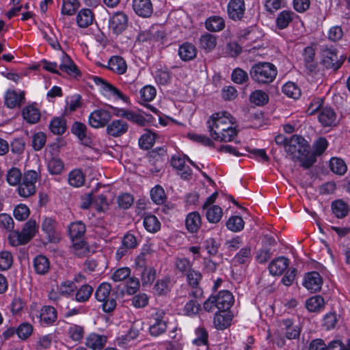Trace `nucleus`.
Here are the masks:
<instances>
[{
	"mask_svg": "<svg viewBox=\"0 0 350 350\" xmlns=\"http://www.w3.org/2000/svg\"><path fill=\"white\" fill-rule=\"evenodd\" d=\"M250 100L256 106H264L269 101V96L262 90H256L250 94Z\"/></svg>",
	"mask_w": 350,
	"mask_h": 350,
	"instance_id": "nucleus-38",
	"label": "nucleus"
},
{
	"mask_svg": "<svg viewBox=\"0 0 350 350\" xmlns=\"http://www.w3.org/2000/svg\"><path fill=\"white\" fill-rule=\"evenodd\" d=\"M111 116L109 111L99 109L93 111L88 117L89 125L94 129L103 128L107 126Z\"/></svg>",
	"mask_w": 350,
	"mask_h": 350,
	"instance_id": "nucleus-10",
	"label": "nucleus"
},
{
	"mask_svg": "<svg viewBox=\"0 0 350 350\" xmlns=\"http://www.w3.org/2000/svg\"><path fill=\"white\" fill-rule=\"evenodd\" d=\"M133 8L138 16L143 18L150 16L153 12L150 0H133Z\"/></svg>",
	"mask_w": 350,
	"mask_h": 350,
	"instance_id": "nucleus-18",
	"label": "nucleus"
},
{
	"mask_svg": "<svg viewBox=\"0 0 350 350\" xmlns=\"http://www.w3.org/2000/svg\"><path fill=\"white\" fill-rule=\"evenodd\" d=\"M22 177L23 176L21 170L16 167H12L10 168L6 174L7 182L12 186L18 185L21 180Z\"/></svg>",
	"mask_w": 350,
	"mask_h": 350,
	"instance_id": "nucleus-51",
	"label": "nucleus"
},
{
	"mask_svg": "<svg viewBox=\"0 0 350 350\" xmlns=\"http://www.w3.org/2000/svg\"><path fill=\"white\" fill-rule=\"evenodd\" d=\"M57 289L60 291L63 297H68L75 291L77 286L74 281L66 280L57 286Z\"/></svg>",
	"mask_w": 350,
	"mask_h": 350,
	"instance_id": "nucleus-53",
	"label": "nucleus"
},
{
	"mask_svg": "<svg viewBox=\"0 0 350 350\" xmlns=\"http://www.w3.org/2000/svg\"><path fill=\"white\" fill-rule=\"evenodd\" d=\"M78 8L77 0H62L61 14L62 15L72 16Z\"/></svg>",
	"mask_w": 350,
	"mask_h": 350,
	"instance_id": "nucleus-56",
	"label": "nucleus"
},
{
	"mask_svg": "<svg viewBox=\"0 0 350 350\" xmlns=\"http://www.w3.org/2000/svg\"><path fill=\"white\" fill-rule=\"evenodd\" d=\"M215 298L217 301V308L220 312L227 311L234 303V297L229 291H220Z\"/></svg>",
	"mask_w": 350,
	"mask_h": 350,
	"instance_id": "nucleus-14",
	"label": "nucleus"
},
{
	"mask_svg": "<svg viewBox=\"0 0 350 350\" xmlns=\"http://www.w3.org/2000/svg\"><path fill=\"white\" fill-rule=\"evenodd\" d=\"M85 231V225L81 221L72 222L68 227V233L72 241L82 239Z\"/></svg>",
	"mask_w": 350,
	"mask_h": 350,
	"instance_id": "nucleus-30",
	"label": "nucleus"
},
{
	"mask_svg": "<svg viewBox=\"0 0 350 350\" xmlns=\"http://www.w3.org/2000/svg\"><path fill=\"white\" fill-rule=\"evenodd\" d=\"M152 256L153 253L148 247H144L142 252L135 258L137 267L143 269L150 267L149 264Z\"/></svg>",
	"mask_w": 350,
	"mask_h": 350,
	"instance_id": "nucleus-33",
	"label": "nucleus"
},
{
	"mask_svg": "<svg viewBox=\"0 0 350 350\" xmlns=\"http://www.w3.org/2000/svg\"><path fill=\"white\" fill-rule=\"evenodd\" d=\"M128 16L122 12H114L109 19V27L114 34L121 33L126 27Z\"/></svg>",
	"mask_w": 350,
	"mask_h": 350,
	"instance_id": "nucleus-13",
	"label": "nucleus"
},
{
	"mask_svg": "<svg viewBox=\"0 0 350 350\" xmlns=\"http://www.w3.org/2000/svg\"><path fill=\"white\" fill-rule=\"evenodd\" d=\"M64 167L63 161L59 159L53 157L48 161L47 168L50 174L58 175L62 173Z\"/></svg>",
	"mask_w": 350,
	"mask_h": 350,
	"instance_id": "nucleus-50",
	"label": "nucleus"
},
{
	"mask_svg": "<svg viewBox=\"0 0 350 350\" xmlns=\"http://www.w3.org/2000/svg\"><path fill=\"white\" fill-rule=\"evenodd\" d=\"M231 79L234 83L242 85L247 82L249 77L246 71L240 68H236L232 72Z\"/></svg>",
	"mask_w": 350,
	"mask_h": 350,
	"instance_id": "nucleus-54",
	"label": "nucleus"
},
{
	"mask_svg": "<svg viewBox=\"0 0 350 350\" xmlns=\"http://www.w3.org/2000/svg\"><path fill=\"white\" fill-rule=\"evenodd\" d=\"M185 274L188 284L193 288H197L202 278L201 273L191 269Z\"/></svg>",
	"mask_w": 350,
	"mask_h": 350,
	"instance_id": "nucleus-61",
	"label": "nucleus"
},
{
	"mask_svg": "<svg viewBox=\"0 0 350 350\" xmlns=\"http://www.w3.org/2000/svg\"><path fill=\"white\" fill-rule=\"evenodd\" d=\"M196 337L193 340V343L196 346L202 347V350H208V333L205 328L198 327L196 329Z\"/></svg>",
	"mask_w": 350,
	"mask_h": 350,
	"instance_id": "nucleus-39",
	"label": "nucleus"
},
{
	"mask_svg": "<svg viewBox=\"0 0 350 350\" xmlns=\"http://www.w3.org/2000/svg\"><path fill=\"white\" fill-rule=\"evenodd\" d=\"M57 312L56 309L50 306L42 308L39 314L40 323L44 326L53 325L57 320Z\"/></svg>",
	"mask_w": 350,
	"mask_h": 350,
	"instance_id": "nucleus-17",
	"label": "nucleus"
},
{
	"mask_svg": "<svg viewBox=\"0 0 350 350\" xmlns=\"http://www.w3.org/2000/svg\"><path fill=\"white\" fill-rule=\"evenodd\" d=\"M278 75L276 66L270 62H258L253 65L250 76L259 85H267L274 81Z\"/></svg>",
	"mask_w": 350,
	"mask_h": 350,
	"instance_id": "nucleus-3",
	"label": "nucleus"
},
{
	"mask_svg": "<svg viewBox=\"0 0 350 350\" xmlns=\"http://www.w3.org/2000/svg\"><path fill=\"white\" fill-rule=\"evenodd\" d=\"M173 285L172 279L169 276H164L156 281L153 290L157 295H167L171 291Z\"/></svg>",
	"mask_w": 350,
	"mask_h": 350,
	"instance_id": "nucleus-22",
	"label": "nucleus"
},
{
	"mask_svg": "<svg viewBox=\"0 0 350 350\" xmlns=\"http://www.w3.org/2000/svg\"><path fill=\"white\" fill-rule=\"evenodd\" d=\"M108 68L118 75L124 74L127 69V65L125 60L120 56H112L108 61Z\"/></svg>",
	"mask_w": 350,
	"mask_h": 350,
	"instance_id": "nucleus-25",
	"label": "nucleus"
},
{
	"mask_svg": "<svg viewBox=\"0 0 350 350\" xmlns=\"http://www.w3.org/2000/svg\"><path fill=\"white\" fill-rule=\"evenodd\" d=\"M245 0H230L227 5V14L234 21H241L245 13Z\"/></svg>",
	"mask_w": 350,
	"mask_h": 350,
	"instance_id": "nucleus-11",
	"label": "nucleus"
},
{
	"mask_svg": "<svg viewBox=\"0 0 350 350\" xmlns=\"http://www.w3.org/2000/svg\"><path fill=\"white\" fill-rule=\"evenodd\" d=\"M140 113L129 110L126 113V119L137 124L139 126H145L148 121L152 119V116L139 111Z\"/></svg>",
	"mask_w": 350,
	"mask_h": 350,
	"instance_id": "nucleus-32",
	"label": "nucleus"
},
{
	"mask_svg": "<svg viewBox=\"0 0 350 350\" xmlns=\"http://www.w3.org/2000/svg\"><path fill=\"white\" fill-rule=\"evenodd\" d=\"M308 142L302 136L293 135L288 139L286 152L293 161H299L300 165L304 168V162L308 159L310 150Z\"/></svg>",
	"mask_w": 350,
	"mask_h": 350,
	"instance_id": "nucleus-2",
	"label": "nucleus"
},
{
	"mask_svg": "<svg viewBox=\"0 0 350 350\" xmlns=\"http://www.w3.org/2000/svg\"><path fill=\"white\" fill-rule=\"evenodd\" d=\"M155 137V133L150 131L146 132L139 139V146L144 150L150 149L154 144Z\"/></svg>",
	"mask_w": 350,
	"mask_h": 350,
	"instance_id": "nucleus-55",
	"label": "nucleus"
},
{
	"mask_svg": "<svg viewBox=\"0 0 350 350\" xmlns=\"http://www.w3.org/2000/svg\"><path fill=\"white\" fill-rule=\"evenodd\" d=\"M33 331V325L29 323L24 322L17 327V336L20 339L25 340L31 336Z\"/></svg>",
	"mask_w": 350,
	"mask_h": 350,
	"instance_id": "nucleus-52",
	"label": "nucleus"
},
{
	"mask_svg": "<svg viewBox=\"0 0 350 350\" xmlns=\"http://www.w3.org/2000/svg\"><path fill=\"white\" fill-rule=\"evenodd\" d=\"M206 217L210 223L216 224L220 221L223 215V211L217 205L206 208Z\"/></svg>",
	"mask_w": 350,
	"mask_h": 350,
	"instance_id": "nucleus-45",
	"label": "nucleus"
},
{
	"mask_svg": "<svg viewBox=\"0 0 350 350\" xmlns=\"http://www.w3.org/2000/svg\"><path fill=\"white\" fill-rule=\"evenodd\" d=\"M71 131L84 144H88L90 142V138L86 135L87 126L85 124L80 122H75L72 126Z\"/></svg>",
	"mask_w": 350,
	"mask_h": 350,
	"instance_id": "nucleus-34",
	"label": "nucleus"
},
{
	"mask_svg": "<svg viewBox=\"0 0 350 350\" xmlns=\"http://www.w3.org/2000/svg\"><path fill=\"white\" fill-rule=\"evenodd\" d=\"M150 196L152 201L157 204H163L166 198L165 191L160 185H157L151 189Z\"/></svg>",
	"mask_w": 350,
	"mask_h": 350,
	"instance_id": "nucleus-58",
	"label": "nucleus"
},
{
	"mask_svg": "<svg viewBox=\"0 0 350 350\" xmlns=\"http://www.w3.org/2000/svg\"><path fill=\"white\" fill-rule=\"evenodd\" d=\"M320 63L326 70L337 71L339 70L347 57L345 54H339L338 49L332 44L321 46Z\"/></svg>",
	"mask_w": 350,
	"mask_h": 350,
	"instance_id": "nucleus-1",
	"label": "nucleus"
},
{
	"mask_svg": "<svg viewBox=\"0 0 350 350\" xmlns=\"http://www.w3.org/2000/svg\"><path fill=\"white\" fill-rule=\"evenodd\" d=\"M38 231V226L37 225L36 221L35 220L30 219L24 224L23 229L19 232L25 242L27 243L35 237Z\"/></svg>",
	"mask_w": 350,
	"mask_h": 350,
	"instance_id": "nucleus-27",
	"label": "nucleus"
},
{
	"mask_svg": "<svg viewBox=\"0 0 350 350\" xmlns=\"http://www.w3.org/2000/svg\"><path fill=\"white\" fill-rule=\"evenodd\" d=\"M167 321L165 312L159 310L152 314L150 325L149 327L150 334L152 336H159L163 334L167 329Z\"/></svg>",
	"mask_w": 350,
	"mask_h": 350,
	"instance_id": "nucleus-7",
	"label": "nucleus"
},
{
	"mask_svg": "<svg viewBox=\"0 0 350 350\" xmlns=\"http://www.w3.org/2000/svg\"><path fill=\"white\" fill-rule=\"evenodd\" d=\"M217 45V38L215 36L206 33L201 36L200 38V46L203 49L210 51Z\"/></svg>",
	"mask_w": 350,
	"mask_h": 350,
	"instance_id": "nucleus-42",
	"label": "nucleus"
},
{
	"mask_svg": "<svg viewBox=\"0 0 350 350\" xmlns=\"http://www.w3.org/2000/svg\"><path fill=\"white\" fill-rule=\"evenodd\" d=\"M324 299L320 295L313 296L306 301V308L310 312L319 311L324 306Z\"/></svg>",
	"mask_w": 350,
	"mask_h": 350,
	"instance_id": "nucleus-48",
	"label": "nucleus"
},
{
	"mask_svg": "<svg viewBox=\"0 0 350 350\" xmlns=\"http://www.w3.org/2000/svg\"><path fill=\"white\" fill-rule=\"evenodd\" d=\"M29 215V208L25 204L16 206L14 210V216L18 221L25 220Z\"/></svg>",
	"mask_w": 350,
	"mask_h": 350,
	"instance_id": "nucleus-64",
	"label": "nucleus"
},
{
	"mask_svg": "<svg viewBox=\"0 0 350 350\" xmlns=\"http://www.w3.org/2000/svg\"><path fill=\"white\" fill-rule=\"evenodd\" d=\"M233 117L226 111L213 113L207 122L211 137L213 135H217L233 127Z\"/></svg>",
	"mask_w": 350,
	"mask_h": 350,
	"instance_id": "nucleus-4",
	"label": "nucleus"
},
{
	"mask_svg": "<svg viewBox=\"0 0 350 350\" xmlns=\"http://www.w3.org/2000/svg\"><path fill=\"white\" fill-rule=\"evenodd\" d=\"M231 320L230 316L227 314L215 313L213 321L215 327L224 330L230 325Z\"/></svg>",
	"mask_w": 350,
	"mask_h": 350,
	"instance_id": "nucleus-46",
	"label": "nucleus"
},
{
	"mask_svg": "<svg viewBox=\"0 0 350 350\" xmlns=\"http://www.w3.org/2000/svg\"><path fill=\"white\" fill-rule=\"evenodd\" d=\"M13 258L12 254L7 251L0 252V269L8 270L12 265Z\"/></svg>",
	"mask_w": 350,
	"mask_h": 350,
	"instance_id": "nucleus-63",
	"label": "nucleus"
},
{
	"mask_svg": "<svg viewBox=\"0 0 350 350\" xmlns=\"http://www.w3.org/2000/svg\"><path fill=\"white\" fill-rule=\"evenodd\" d=\"M46 140V135L42 132L34 133L32 136V147L34 150H40L45 145Z\"/></svg>",
	"mask_w": 350,
	"mask_h": 350,
	"instance_id": "nucleus-62",
	"label": "nucleus"
},
{
	"mask_svg": "<svg viewBox=\"0 0 350 350\" xmlns=\"http://www.w3.org/2000/svg\"><path fill=\"white\" fill-rule=\"evenodd\" d=\"M297 16V15L292 10H284L280 12L275 18L276 27L280 30L287 28Z\"/></svg>",
	"mask_w": 350,
	"mask_h": 350,
	"instance_id": "nucleus-20",
	"label": "nucleus"
},
{
	"mask_svg": "<svg viewBox=\"0 0 350 350\" xmlns=\"http://www.w3.org/2000/svg\"><path fill=\"white\" fill-rule=\"evenodd\" d=\"M156 269L153 267L143 268L141 273V280L142 284H151L156 277Z\"/></svg>",
	"mask_w": 350,
	"mask_h": 350,
	"instance_id": "nucleus-57",
	"label": "nucleus"
},
{
	"mask_svg": "<svg viewBox=\"0 0 350 350\" xmlns=\"http://www.w3.org/2000/svg\"><path fill=\"white\" fill-rule=\"evenodd\" d=\"M129 129L128 124L122 120H114L108 124L106 129L107 133L113 137H118L125 134Z\"/></svg>",
	"mask_w": 350,
	"mask_h": 350,
	"instance_id": "nucleus-16",
	"label": "nucleus"
},
{
	"mask_svg": "<svg viewBox=\"0 0 350 350\" xmlns=\"http://www.w3.org/2000/svg\"><path fill=\"white\" fill-rule=\"evenodd\" d=\"M319 121L323 126H332L336 124V114L331 107L321 109L319 114Z\"/></svg>",
	"mask_w": 350,
	"mask_h": 350,
	"instance_id": "nucleus-24",
	"label": "nucleus"
},
{
	"mask_svg": "<svg viewBox=\"0 0 350 350\" xmlns=\"http://www.w3.org/2000/svg\"><path fill=\"white\" fill-rule=\"evenodd\" d=\"M111 286L107 282L100 284L96 290V299L102 302V308L105 312H111L116 308L117 304L113 295H111Z\"/></svg>",
	"mask_w": 350,
	"mask_h": 350,
	"instance_id": "nucleus-6",
	"label": "nucleus"
},
{
	"mask_svg": "<svg viewBox=\"0 0 350 350\" xmlns=\"http://www.w3.org/2000/svg\"><path fill=\"white\" fill-rule=\"evenodd\" d=\"M93 287L89 284L82 285L76 292L75 300L78 302L87 301L93 293Z\"/></svg>",
	"mask_w": 350,
	"mask_h": 350,
	"instance_id": "nucleus-47",
	"label": "nucleus"
},
{
	"mask_svg": "<svg viewBox=\"0 0 350 350\" xmlns=\"http://www.w3.org/2000/svg\"><path fill=\"white\" fill-rule=\"evenodd\" d=\"M290 260L284 256L273 259L269 265V273L272 275H281L289 266Z\"/></svg>",
	"mask_w": 350,
	"mask_h": 350,
	"instance_id": "nucleus-19",
	"label": "nucleus"
},
{
	"mask_svg": "<svg viewBox=\"0 0 350 350\" xmlns=\"http://www.w3.org/2000/svg\"><path fill=\"white\" fill-rule=\"evenodd\" d=\"M332 211L337 218H344L349 212L348 205L342 200H337L332 203Z\"/></svg>",
	"mask_w": 350,
	"mask_h": 350,
	"instance_id": "nucleus-40",
	"label": "nucleus"
},
{
	"mask_svg": "<svg viewBox=\"0 0 350 350\" xmlns=\"http://www.w3.org/2000/svg\"><path fill=\"white\" fill-rule=\"evenodd\" d=\"M144 226L146 230L151 233L158 232L161 228V223L153 215H147L144 218Z\"/></svg>",
	"mask_w": 350,
	"mask_h": 350,
	"instance_id": "nucleus-41",
	"label": "nucleus"
},
{
	"mask_svg": "<svg viewBox=\"0 0 350 350\" xmlns=\"http://www.w3.org/2000/svg\"><path fill=\"white\" fill-rule=\"evenodd\" d=\"M331 171L339 176L344 175L347 171V166L345 161L338 157H332L329 161Z\"/></svg>",
	"mask_w": 350,
	"mask_h": 350,
	"instance_id": "nucleus-37",
	"label": "nucleus"
},
{
	"mask_svg": "<svg viewBox=\"0 0 350 350\" xmlns=\"http://www.w3.org/2000/svg\"><path fill=\"white\" fill-rule=\"evenodd\" d=\"M107 342V337L105 335L98 334H90L86 338L85 345L92 350H101Z\"/></svg>",
	"mask_w": 350,
	"mask_h": 350,
	"instance_id": "nucleus-23",
	"label": "nucleus"
},
{
	"mask_svg": "<svg viewBox=\"0 0 350 350\" xmlns=\"http://www.w3.org/2000/svg\"><path fill=\"white\" fill-rule=\"evenodd\" d=\"M206 28L211 31H219L225 27L224 20L219 16H212L205 21Z\"/></svg>",
	"mask_w": 350,
	"mask_h": 350,
	"instance_id": "nucleus-36",
	"label": "nucleus"
},
{
	"mask_svg": "<svg viewBox=\"0 0 350 350\" xmlns=\"http://www.w3.org/2000/svg\"><path fill=\"white\" fill-rule=\"evenodd\" d=\"M327 140L323 137H320L315 140L312 144V152L309 151L308 159L304 161V169L310 168L317 161V157L322 155L328 147Z\"/></svg>",
	"mask_w": 350,
	"mask_h": 350,
	"instance_id": "nucleus-8",
	"label": "nucleus"
},
{
	"mask_svg": "<svg viewBox=\"0 0 350 350\" xmlns=\"http://www.w3.org/2000/svg\"><path fill=\"white\" fill-rule=\"evenodd\" d=\"M94 21V14L89 8L81 9L76 16L77 24L81 28L89 27L93 24Z\"/></svg>",
	"mask_w": 350,
	"mask_h": 350,
	"instance_id": "nucleus-21",
	"label": "nucleus"
},
{
	"mask_svg": "<svg viewBox=\"0 0 350 350\" xmlns=\"http://www.w3.org/2000/svg\"><path fill=\"white\" fill-rule=\"evenodd\" d=\"M57 221L51 217H44L41 224L42 230L46 234L48 241L56 243L59 239V234L57 229Z\"/></svg>",
	"mask_w": 350,
	"mask_h": 350,
	"instance_id": "nucleus-12",
	"label": "nucleus"
},
{
	"mask_svg": "<svg viewBox=\"0 0 350 350\" xmlns=\"http://www.w3.org/2000/svg\"><path fill=\"white\" fill-rule=\"evenodd\" d=\"M201 224V217L198 212H192L187 215L185 219V226L189 232H197L200 229Z\"/></svg>",
	"mask_w": 350,
	"mask_h": 350,
	"instance_id": "nucleus-29",
	"label": "nucleus"
},
{
	"mask_svg": "<svg viewBox=\"0 0 350 350\" xmlns=\"http://www.w3.org/2000/svg\"><path fill=\"white\" fill-rule=\"evenodd\" d=\"M50 130L55 135H62L66 130V120L62 118H55L50 123Z\"/></svg>",
	"mask_w": 350,
	"mask_h": 350,
	"instance_id": "nucleus-49",
	"label": "nucleus"
},
{
	"mask_svg": "<svg viewBox=\"0 0 350 350\" xmlns=\"http://www.w3.org/2000/svg\"><path fill=\"white\" fill-rule=\"evenodd\" d=\"M25 102V92L20 89H8L4 95V104L8 109L19 108Z\"/></svg>",
	"mask_w": 350,
	"mask_h": 350,
	"instance_id": "nucleus-9",
	"label": "nucleus"
},
{
	"mask_svg": "<svg viewBox=\"0 0 350 350\" xmlns=\"http://www.w3.org/2000/svg\"><path fill=\"white\" fill-rule=\"evenodd\" d=\"M40 178V174L36 170L25 171L18 184L17 191L20 196L28 198L36 191V183Z\"/></svg>",
	"mask_w": 350,
	"mask_h": 350,
	"instance_id": "nucleus-5",
	"label": "nucleus"
},
{
	"mask_svg": "<svg viewBox=\"0 0 350 350\" xmlns=\"http://www.w3.org/2000/svg\"><path fill=\"white\" fill-rule=\"evenodd\" d=\"M33 267L37 274L45 275L50 270V261L45 256L38 255L33 260Z\"/></svg>",
	"mask_w": 350,
	"mask_h": 350,
	"instance_id": "nucleus-26",
	"label": "nucleus"
},
{
	"mask_svg": "<svg viewBox=\"0 0 350 350\" xmlns=\"http://www.w3.org/2000/svg\"><path fill=\"white\" fill-rule=\"evenodd\" d=\"M23 117L27 122L35 124L40 119V113L38 108L29 105L23 110Z\"/></svg>",
	"mask_w": 350,
	"mask_h": 350,
	"instance_id": "nucleus-35",
	"label": "nucleus"
},
{
	"mask_svg": "<svg viewBox=\"0 0 350 350\" xmlns=\"http://www.w3.org/2000/svg\"><path fill=\"white\" fill-rule=\"evenodd\" d=\"M226 227L232 232H238L243 228L244 221L239 216H232L226 221Z\"/></svg>",
	"mask_w": 350,
	"mask_h": 350,
	"instance_id": "nucleus-59",
	"label": "nucleus"
},
{
	"mask_svg": "<svg viewBox=\"0 0 350 350\" xmlns=\"http://www.w3.org/2000/svg\"><path fill=\"white\" fill-rule=\"evenodd\" d=\"M251 260V247L250 246L243 247L234 256L232 259L233 263L237 265L247 264Z\"/></svg>",
	"mask_w": 350,
	"mask_h": 350,
	"instance_id": "nucleus-43",
	"label": "nucleus"
},
{
	"mask_svg": "<svg viewBox=\"0 0 350 350\" xmlns=\"http://www.w3.org/2000/svg\"><path fill=\"white\" fill-rule=\"evenodd\" d=\"M282 323L286 329V338L289 340L299 338L301 333V327L299 325H294L291 319H283Z\"/></svg>",
	"mask_w": 350,
	"mask_h": 350,
	"instance_id": "nucleus-31",
	"label": "nucleus"
},
{
	"mask_svg": "<svg viewBox=\"0 0 350 350\" xmlns=\"http://www.w3.org/2000/svg\"><path fill=\"white\" fill-rule=\"evenodd\" d=\"M323 280L317 271L308 273L304 277L303 285L311 292H317L321 288Z\"/></svg>",
	"mask_w": 350,
	"mask_h": 350,
	"instance_id": "nucleus-15",
	"label": "nucleus"
},
{
	"mask_svg": "<svg viewBox=\"0 0 350 350\" xmlns=\"http://www.w3.org/2000/svg\"><path fill=\"white\" fill-rule=\"evenodd\" d=\"M68 183L75 187H79L85 183V176L81 170L75 169L68 174Z\"/></svg>",
	"mask_w": 350,
	"mask_h": 350,
	"instance_id": "nucleus-44",
	"label": "nucleus"
},
{
	"mask_svg": "<svg viewBox=\"0 0 350 350\" xmlns=\"http://www.w3.org/2000/svg\"><path fill=\"white\" fill-rule=\"evenodd\" d=\"M197 51L196 46L189 42H184L179 46L178 55L185 62L189 61L196 57Z\"/></svg>",
	"mask_w": 350,
	"mask_h": 350,
	"instance_id": "nucleus-28",
	"label": "nucleus"
},
{
	"mask_svg": "<svg viewBox=\"0 0 350 350\" xmlns=\"http://www.w3.org/2000/svg\"><path fill=\"white\" fill-rule=\"evenodd\" d=\"M237 135V131L235 129L234 127H232L230 129H228V130H226L224 132H221L220 134H218L217 135H213V137L216 141H220V142H230L234 139L235 136Z\"/></svg>",
	"mask_w": 350,
	"mask_h": 350,
	"instance_id": "nucleus-60",
	"label": "nucleus"
}]
</instances>
